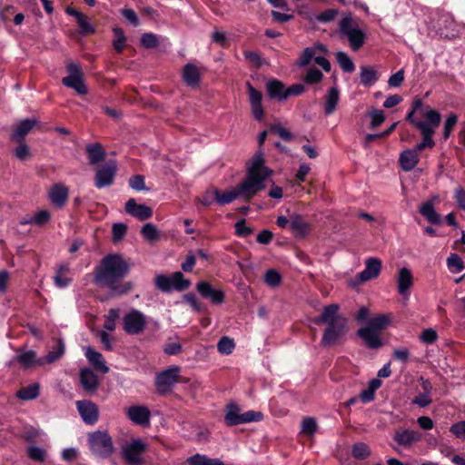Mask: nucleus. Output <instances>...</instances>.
Returning <instances> with one entry per match:
<instances>
[{"mask_svg":"<svg viewBox=\"0 0 465 465\" xmlns=\"http://www.w3.org/2000/svg\"><path fill=\"white\" fill-rule=\"evenodd\" d=\"M130 271L131 265L122 254L108 253L94 268L93 282L100 288H107L113 296H122L133 289L131 282L124 281Z\"/></svg>","mask_w":465,"mask_h":465,"instance_id":"obj_1","label":"nucleus"},{"mask_svg":"<svg viewBox=\"0 0 465 465\" xmlns=\"http://www.w3.org/2000/svg\"><path fill=\"white\" fill-rule=\"evenodd\" d=\"M340 306L336 303L326 305L321 315L315 317L312 322L321 326L326 324L322 332L320 345L330 348L341 343L348 332V319L339 313Z\"/></svg>","mask_w":465,"mask_h":465,"instance_id":"obj_2","label":"nucleus"},{"mask_svg":"<svg viewBox=\"0 0 465 465\" xmlns=\"http://www.w3.org/2000/svg\"><path fill=\"white\" fill-rule=\"evenodd\" d=\"M272 173V171L264 165L262 154H256L247 169L245 180L236 188L238 196L245 202H250L259 192L265 188L264 181Z\"/></svg>","mask_w":465,"mask_h":465,"instance_id":"obj_3","label":"nucleus"},{"mask_svg":"<svg viewBox=\"0 0 465 465\" xmlns=\"http://www.w3.org/2000/svg\"><path fill=\"white\" fill-rule=\"evenodd\" d=\"M391 322V318L385 314H378L369 321V324L360 328L356 334L363 341L369 350L377 351L384 346L380 331L386 329Z\"/></svg>","mask_w":465,"mask_h":465,"instance_id":"obj_4","label":"nucleus"},{"mask_svg":"<svg viewBox=\"0 0 465 465\" xmlns=\"http://www.w3.org/2000/svg\"><path fill=\"white\" fill-rule=\"evenodd\" d=\"M423 116L426 119V123H420L419 130L422 136V141L416 144L414 149L420 153L426 148H432L435 145V143L432 139V136L435 133V129L439 127L441 115L435 109H427L426 112L423 113Z\"/></svg>","mask_w":465,"mask_h":465,"instance_id":"obj_5","label":"nucleus"},{"mask_svg":"<svg viewBox=\"0 0 465 465\" xmlns=\"http://www.w3.org/2000/svg\"><path fill=\"white\" fill-rule=\"evenodd\" d=\"M240 411L241 409L236 403H228L225 407V425L233 427L240 424L260 421L263 419V414L261 411H248L244 413H241Z\"/></svg>","mask_w":465,"mask_h":465,"instance_id":"obj_6","label":"nucleus"},{"mask_svg":"<svg viewBox=\"0 0 465 465\" xmlns=\"http://www.w3.org/2000/svg\"><path fill=\"white\" fill-rule=\"evenodd\" d=\"M191 285V281L186 279L183 272H175L171 277L164 274H157L154 278V286L163 292H171L173 290L184 292Z\"/></svg>","mask_w":465,"mask_h":465,"instance_id":"obj_7","label":"nucleus"},{"mask_svg":"<svg viewBox=\"0 0 465 465\" xmlns=\"http://www.w3.org/2000/svg\"><path fill=\"white\" fill-rule=\"evenodd\" d=\"M90 450L99 458L107 459L114 451L112 437L107 431L96 430L89 434Z\"/></svg>","mask_w":465,"mask_h":465,"instance_id":"obj_8","label":"nucleus"},{"mask_svg":"<svg viewBox=\"0 0 465 465\" xmlns=\"http://www.w3.org/2000/svg\"><path fill=\"white\" fill-rule=\"evenodd\" d=\"M353 21L351 15L344 16L339 23V30L341 35L347 37L350 46L353 51L360 50L366 39L365 33L357 26H352Z\"/></svg>","mask_w":465,"mask_h":465,"instance_id":"obj_9","label":"nucleus"},{"mask_svg":"<svg viewBox=\"0 0 465 465\" xmlns=\"http://www.w3.org/2000/svg\"><path fill=\"white\" fill-rule=\"evenodd\" d=\"M180 368L173 367L159 372L155 377L156 391L161 395L170 393L179 380Z\"/></svg>","mask_w":465,"mask_h":465,"instance_id":"obj_10","label":"nucleus"},{"mask_svg":"<svg viewBox=\"0 0 465 465\" xmlns=\"http://www.w3.org/2000/svg\"><path fill=\"white\" fill-rule=\"evenodd\" d=\"M124 330L129 335H138L146 327L145 315L135 309L131 310L123 319Z\"/></svg>","mask_w":465,"mask_h":465,"instance_id":"obj_11","label":"nucleus"},{"mask_svg":"<svg viewBox=\"0 0 465 465\" xmlns=\"http://www.w3.org/2000/svg\"><path fill=\"white\" fill-rule=\"evenodd\" d=\"M146 450V445L139 439L133 440L123 447L122 455L127 465H143L142 457Z\"/></svg>","mask_w":465,"mask_h":465,"instance_id":"obj_12","label":"nucleus"},{"mask_svg":"<svg viewBox=\"0 0 465 465\" xmlns=\"http://www.w3.org/2000/svg\"><path fill=\"white\" fill-rule=\"evenodd\" d=\"M117 172L114 161H109L95 170L94 183L97 189L109 187L114 183Z\"/></svg>","mask_w":465,"mask_h":465,"instance_id":"obj_13","label":"nucleus"},{"mask_svg":"<svg viewBox=\"0 0 465 465\" xmlns=\"http://www.w3.org/2000/svg\"><path fill=\"white\" fill-rule=\"evenodd\" d=\"M195 289L203 299L209 300L213 305H221L225 302L224 292L222 289H215L207 281L198 282Z\"/></svg>","mask_w":465,"mask_h":465,"instance_id":"obj_14","label":"nucleus"},{"mask_svg":"<svg viewBox=\"0 0 465 465\" xmlns=\"http://www.w3.org/2000/svg\"><path fill=\"white\" fill-rule=\"evenodd\" d=\"M392 439L398 445L410 449L422 440V433L417 430L399 429Z\"/></svg>","mask_w":465,"mask_h":465,"instance_id":"obj_15","label":"nucleus"},{"mask_svg":"<svg viewBox=\"0 0 465 465\" xmlns=\"http://www.w3.org/2000/svg\"><path fill=\"white\" fill-rule=\"evenodd\" d=\"M77 411L85 424L94 425L99 419V409L95 403L88 400L76 401Z\"/></svg>","mask_w":465,"mask_h":465,"instance_id":"obj_16","label":"nucleus"},{"mask_svg":"<svg viewBox=\"0 0 465 465\" xmlns=\"http://www.w3.org/2000/svg\"><path fill=\"white\" fill-rule=\"evenodd\" d=\"M246 87L252 115L257 121H262L264 117V110L262 104V93L255 89L249 81L246 82Z\"/></svg>","mask_w":465,"mask_h":465,"instance_id":"obj_17","label":"nucleus"},{"mask_svg":"<svg viewBox=\"0 0 465 465\" xmlns=\"http://www.w3.org/2000/svg\"><path fill=\"white\" fill-rule=\"evenodd\" d=\"M125 212L140 221H145L153 216V209L145 204H139L134 198L125 203Z\"/></svg>","mask_w":465,"mask_h":465,"instance_id":"obj_18","label":"nucleus"},{"mask_svg":"<svg viewBox=\"0 0 465 465\" xmlns=\"http://www.w3.org/2000/svg\"><path fill=\"white\" fill-rule=\"evenodd\" d=\"M37 124V120L31 118L20 121L11 134V140L15 143L25 142L26 135Z\"/></svg>","mask_w":465,"mask_h":465,"instance_id":"obj_19","label":"nucleus"},{"mask_svg":"<svg viewBox=\"0 0 465 465\" xmlns=\"http://www.w3.org/2000/svg\"><path fill=\"white\" fill-rule=\"evenodd\" d=\"M382 262L380 259L371 257L366 260L365 269L361 272L358 278L361 282H367L379 276Z\"/></svg>","mask_w":465,"mask_h":465,"instance_id":"obj_20","label":"nucleus"},{"mask_svg":"<svg viewBox=\"0 0 465 465\" xmlns=\"http://www.w3.org/2000/svg\"><path fill=\"white\" fill-rule=\"evenodd\" d=\"M128 418L135 424L144 426L150 422L151 412L145 406H131L127 411Z\"/></svg>","mask_w":465,"mask_h":465,"instance_id":"obj_21","label":"nucleus"},{"mask_svg":"<svg viewBox=\"0 0 465 465\" xmlns=\"http://www.w3.org/2000/svg\"><path fill=\"white\" fill-rule=\"evenodd\" d=\"M68 188L62 183H55L49 190V199L51 203L58 208H62L65 205L68 200Z\"/></svg>","mask_w":465,"mask_h":465,"instance_id":"obj_22","label":"nucleus"},{"mask_svg":"<svg viewBox=\"0 0 465 465\" xmlns=\"http://www.w3.org/2000/svg\"><path fill=\"white\" fill-rule=\"evenodd\" d=\"M419 213L432 225H441L443 219L435 211L434 203L431 200L422 203L419 207Z\"/></svg>","mask_w":465,"mask_h":465,"instance_id":"obj_23","label":"nucleus"},{"mask_svg":"<svg viewBox=\"0 0 465 465\" xmlns=\"http://www.w3.org/2000/svg\"><path fill=\"white\" fill-rule=\"evenodd\" d=\"M182 76L183 82L192 88L199 86L202 80L198 67L191 63L183 67Z\"/></svg>","mask_w":465,"mask_h":465,"instance_id":"obj_24","label":"nucleus"},{"mask_svg":"<svg viewBox=\"0 0 465 465\" xmlns=\"http://www.w3.org/2000/svg\"><path fill=\"white\" fill-rule=\"evenodd\" d=\"M419 161V153L414 148L404 150L401 153L399 158L400 166L405 172L413 170Z\"/></svg>","mask_w":465,"mask_h":465,"instance_id":"obj_25","label":"nucleus"},{"mask_svg":"<svg viewBox=\"0 0 465 465\" xmlns=\"http://www.w3.org/2000/svg\"><path fill=\"white\" fill-rule=\"evenodd\" d=\"M85 153L91 165H96L104 161L106 153L99 143H89L85 146Z\"/></svg>","mask_w":465,"mask_h":465,"instance_id":"obj_26","label":"nucleus"},{"mask_svg":"<svg viewBox=\"0 0 465 465\" xmlns=\"http://www.w3.org/2000/svg\"><path fill=\"white\" fill-rule=\"evenodd\" d=\"M266 90L271 99H277L279 101L286 100V98H283L286 88L282 81L278 79H272L268 81L266 84Z\"/></svg>","mask_w":465,"mask_h":465,"instance_id":"obj_27","label":"nucleus"},{"mask_svg":"<svg viewBox=\"0 0 465 465\" xmlns=\"http://www.w3.org/2000/svg\"><path fill=\"white\" fill-rule=\"evenodd\" d=\"M290 228L295 236L304 237L310 232V224L299 214L292 216Z\"/></svg>","mask_w":465,"mask_h":465,"instance_id":"obj_28","label":"nucleus"},{"mask_svg":"<svg viewBox=\"0 0 465 465\" xmlns=\"http://www.w3.org/2000/svg\"><path fill=\"white\" fill-rule=\"evenodd\" d=\"M380 78L379 72L371 65L361 66L360 82L363 86L373 85Z\"/></svg>","mask_w":465,"mask_h":465,"instance_id":"obj_29","label":"nucleus"},{"mask_svg":"<svg viewBox=\"0 0 465 465\" xmlns=\"http://www.w3.org/2000/svg\"><path fill=\"white\" fill-rule=\"evenodd\" d=\"M80 381L87 391H94L98 387V377L90 369H84L80 372Z\"/></svg>","mask_w":465,"mask_h":465,"instance_id":"obj_30","label":"nucleus"},{"mask_svg":"<svg viewBox=\"0 0 465 465\" xmlns=\"http://www.w3.org/2000/svg\"><path fill=\"white\" fill-rule=\"evenodd\" d=\"M413 284V276L407 268H401L398 275V292L400 294H406Z\"/></svg>","mask_w":465,"mask_h":465,"instance_id":"obj_31","label":"nucleus"},{"mask_svg":"<svg viewBox=\"0 0 465 465\" xmlns=\"http://www.w3.org/2000/svg\"><path fill=\"white\" fill-rule=\"evenodd\" d=\"M15 361H17L25 369H29L36 364H43V361L41 360H37L36 352L33 350H29L20 354H17L15 357Z\"/></svg>","mask_w":465,"mask_h":465,"instance_id":"obj_32","label":"nucleus"},{"mask_svg":"<svg viewBox=\"0 0 465 465\" xmlns=\"http://www.w3.org/2000/svg\"><path fill=\"white\" fill-rule=\"evenodd\" d=\"M62 84L64 86L74 90L79 94L84 95L88 93L87 87L84 82L83 75L74 77H64L62 79Z\"/></svg>","mask_w":465,"mask_h":465,"instance_id":"obj_33","label":"nucleus"},{"mask_svg":"<svg viewBox=\"0 0 465 465\" xmlns=\"http://www.w3.org/2000/svg\"><path fill=\"white\" fill-rule=\"evenodd\" d=\"M340 100V93L336 86L331 87L328 90L325 104H324V113L327 115H330L334 113L336 110L337 104Z\"/></svg>","mask_w":465,"mask_h":465,"instance_id":"obj_34","label":"nucleus"},{"mask_svg":"<svg viewBox=\"0 0 465 465\" xmlns=\"http://www.w3.org/2000/svg\"><path fill=\"white\" fill-rule=\"evenodd\" d=\"M85 356L89 362L97 370L102 371L105 373L108 371V367L104 364L103 355L92 348H87Z\"/></svg>","mask_w":465,"mask_h":465,"instance_id":"obj_35","label":"nucleus"},{"mask_svg":"<svg viewBox=\"0 0 465 465\" xmlns=\"http://www.w3.org/2000/svg\"><path fill=\"white\" fill-rule=\"evenodd\" d=\"M40 385L38 383H33L26 387L21 388L16 392V397L23 401H32L39 396Z\"/></svg>","mask_w":465,"mask_h":465,"instance_id":"obj_36","label":"nucleus"},{"mask_svg":"<svg viewBox=\"0 0 465 465\" xmlns=\"http://www.w3.org/2000/svg\"><path fill=\"white\" fill-rule=\"evenodd\" d=\"M189 465H224L219 459H212L204 454L196 453L187 459Z\"/></svg>","mask_w":465,"mask_h":465,"instance_id":"obj_37","label":"nucleus"},{"mask_svg":"<svg viewBox=\"0 0 465 465\" xmlns=\"http://www.w3.org/2000/svg\"><path fill=\"white\" fill-rule=\"evenodd\" d=\"M65 345L62 339H57L52 350L46 354L45 361L54 363L58 361L64 353Z\"/></svg>","mask_w":465,"mask_h":465,"instance_id":"obj_38","label":"nucleus"},{"mask_svg":"<svg viewBox=\"0 0 465 465\" xmlns=\"http://www.w3.org/2000/svg\"><path fill=\"white\" fill-rule=\"evenodd\" d=\"M423 103L420 99H415L412 103L411 109L408 112L406 115V121H408L411 125L416 127L419 130V124L420 123H426V121H420L414 117V114L417 111H420V114L423 115V113L427 110H423Z\"/></svg>","mask_w":465,"mask_h":465,"instance_id":"obj_39","label":"nucleus"},{"mask_svg":"<svg viewBox=\"0 0 465 465\" xmlns=\"http://www.w3.org/2000/svg\"><path fill=\"white\" fill-rule=\"evenodd\" d=\"M238 193L236 189H232L230 191L220 192L217 188H214V198L215 202L220 205H225L232 203L235 199H237Z\"/></svg>","mask_w":465,"mask_h":465,"instance_id":"obj_40","label":"nucleus"},{"mask_svg":"<svg viewBox=\"0 0 465 465\" xmlns=\"http://www.w3.org/2000/svg\"><path fill=\"white\" fill-rule=\"evenodd\" d=\"M335 56L340 67L345 73H352L355 70V65L352 60L345 52L339 51L336 53Z\"/></svg>","mask_w":465,"mask_h":465,"instance_id":"obj_41","label":"nucleus"},{"mask_svg":"<svg viewBox=\"0 0 465 465\" xmlns=\"http://www.w3.org/2000/svg\"><path fill=\"white\" fill-rule=\"evenodd\" d=\"M113 32L115 36V38L113 41V46L118 54H122L126 42V36L124 35V32L120 27H114Z\"/></svg>","mask_w":465,"mask_h":465,"instance_id":"obj_42","label":"nucleus"},{"mask_svg":"<svg viewBox=\"0 0 465 465\" xmlns=\"http://www.w3.org/2000/svg\"><path fill=\"white\" fill-rule=\"evenodd\" d=\"M351 455L356 460H365L371 455V449L366 443L357 442L352 446Z\"/></svg>","mask_w":465,"mask_h":465,"instance_id":"obj_43","label":"nucleus"},{"mask_svg":"<svg viewBox=\"0 0 465 465\" xmlns=\"http://www.w3.org/2000/svg\"><path fill=\"white\" fill-rule=\"evenodd\" d=\"M447 265L449 270L453 273H458L465 269L462 259L456 253H451L447 259Z\"/></svg>","mask_w":465,"mask_h":465,"instance_id":"obj_44","label":"nucleus"},{"mask_svg":"<svg viewBox=\"0 0 465 465\" xmlns=\"http://www.w3.org/2000/svg\"><path fill=\"white\" fill-rule=\"evenodd\" d=\"M51 215L47 210H41L30 220L22 221V224L35 223L39 226L46 224L50 221Z\"/></svg>","mask_w":465,"mask_h":465,"instance_id":"obj_45","label":"nucleus"},{"mask_svg":"<svg viewBox=\"0 0 465 465\" xmlns=\"http://www.w3.org/2000/svg\"><path fill=\"white\" fill-rule=\"evenodd\" d=\"M234 347L235 343L233 340L229 338L228 336H223L217 343L218 351L225 355L231 354Z\"/></svg>","mask_w":465,"mask_h":465,"instance_id":"obj_46","label":"nucleus"},{"mask_svg":"<svg viewBox=\"0 0 465 465\" xmlns=\"http://www.w3.org/2000/svg\"><path fill=\"white\" fill-rule=\"evenodd\" d=\"M282 280V275L276 270L269 269L265 272L264 282L268 286L272 288L278 287L281 284Z\"/></svg>","mask_w":465,"mask_h":465,"instance_id":"obj_47","label":"nucleus"},{"mask_svg":"<svg viewBox=\"0 0 465 465\" xmlns=\"http://www.w3.org/2000/svg\"><path fill=\"white\" fill-rule=\"evenodd\" d=\"M141 233L144 239H146L149 242H154L157 241L160 237L159 232L156 228V226L153 223H145L142 230Z\"/></svg>","mask_w":465,"mask_h":465,"instance_id":"obj_48","label":"nucleus"},{"mask_svg":"<svg viewBox=\"0 0 465 465\" xmlns=\"http://www.w3.org/2000/svg\"><path fill=\"white\" fill-rule=\"evenodd\" d=\"M457 123H458V115L455 113H450L444 122L442 136L445 141L450 138Z\"/></svg>","mask_w":465,"mask_h":465,"instance_id":"obj_49","label":"nucleus"},{"mask_svg":"<svg viewBox=\"0 0 465 465\" xmlns=\"http://www.w3.org/2000/svg\"><path fill=\"white\" fill-rule=\"evenodd\" d=\"M76 22L82 35H92L95 32L94 27L91 25L89 18L84 14L79 17Z\"/></svg>","mask_w":465,"mask_h":465,"instance_id":"obj_50","label":"nucleus"},{"mask_svg":"<svg viewBox=\"0 0 465 465\" xmlns=\"http://www.w3.org/2000/svg\"><path fill=\"white\" fill-rule=\"evenodd\" d=\"M323 78V74L316 67L308 70L303 81L307 84H315L320 83Z\"/></svg>","mask_w":465,"mask_h":465,"instance_id":"obj_51","label":"nucleus"},{"mask_svg":"<svg viewBox=\"0 0 465 465\" xmlns=\"http://www.w3.org/2000/svg\"><path fill=\"white\" fill-rule=\"evenodd\" d=\"M141 45L146 49L156 48L159 45V39L153 33H144L141 36Z\"/></svg>","mask_w":465,"mask_h":465,"instance_id":"obj_52","label":"nucleus"},{"mask_svg":"<svg viewBox=\"0 0 465 465\" xmlns=\"http://www.w3.org/2000/svg\"><path fill=\"white\" fill-rule=\"evenodd\" d=\"M27 456L34 461L43 462L45 460L46 452L42 448L31 446L27 449Z\"/></svg>","mask_w":465,"mask_h":465,"instance_id":"obj_53","label":"nucleus"},{"mask_svg":"<svg viewBox=\"0 0 465 465\" xmlns=\"http://www.w3.org/2000/svg\"><path fill=\"white\" fill-rule=\"evenodd\" d=\"M235 234L239 237H248L253 233V228L247 226L245 219L239 220L235 225Z\"/></svg>","mask_w":465,"mask_h":465,"instance_id":"obj_54","label":"nucleus"},{"mask_svg":"<svg viewBox=\"0 0 465 465\" xmlns=\"http://www.w3.org/2000/svg\"><path fill=\"white\" fill-rule=\"evenodd\" d=\"M127 232V226L124 223H117L113 224L112 239L114 242H118L124 239Z\"/></svg>","mask_w":465,"mask_h":465,"instance_id":"obj_55","label":"nucleus"},{"mask_svg":"<svg viewBox=\"0 0 465 465\" xmlns=\"http://www.w3.org/2000/svg\"><path fill=\"white\" fill-rule=\"evenodd\" d=\"M369 116L371 117V124L370 127L371 129H376L379 127L385 120V114L382 110L372 109L369 112Z\"/></svg>","mask_w":465,"mask_h":465,"instance_id":"obj_56","label":"nucleus"},{"mask_svg":"<svg viewBox=\"0 0 465 465\" xmlns=\"http://www.w3.org/2000/svg\"><path fill=\"white\" fill-rule=\"evenodd\" d=\"M317 430L316 420L312 417H305L302 422V432L308 436H312Z\"/></svg>","mask_w":465,"mask_h":465,"instance_id":"obj_57","label":"nucleus"},{"mask_svg":"<svg viewBox=\"0 0 465 465\" xmlns=\"http://www.w3.org/2000/svg\"><path fill=\"white\" fill-rule=\"evenodd\" d=\"M129 186L137 191H148V188L145 186L144 177L141 174H134L129 179Z\"/></svg>","mask_w":465,"mask_h":465,"instance_id":"obj_58","label":"nucleus"},{"mask_svg":"<svg viewBox=\"0 0 465 465\" xmlns=\"http://www.w3.org/2000/svg\"><path fill=\"white\" fill-rule=\"evenodd\" d=\"M315 52L311 47H306L302 54L300 55L299 60L297 61V65L299 67H305L307 66L312 59H314Z\"/></svg>","mask_w":465,"mask_h":465,"instance_id":"obj_59","label":"nucleus"},{"mask_svg":"<svg viewBox=\"0 0 465 465\" xmlns=\"http://www.w3.org/2000/svg\"><path fill=\"white\" fill-rule=\"evenodd\" d=\"M119 318V310L118 309H110L107 315L105 316V323L104 325V329L108 331H114L115 329V321Z\"/></svg>","mask_w":465,"mask_h":465,"instance_id":"obj_60","label":"nucleus"},{"mask_svg":"<svg viewBox=\"0 0 465 465\" xmlns=\"http://www.w3.org/2000/svg\"><path fill=\"white\" fill-rule=\"evenodd\" d=\"M17 147L14 150L15 156L20 161H25L30 157L29 146L25 142L16 143Z\"/></svg>","mask_w":465,"mask_h":465,"instance_id":"obj_61","label":"nucleus"},{"mask_svg":"<svg viewBox=\"0 0 465 465\" xmlns=\"http://www.w3.org/2000/svg\"><path fill=\"white\" fill-rule=\"evenodd\" d=\"M66 270H67V268L65 266L61 265L59 267L57 273L54 276V283L59 288H64V287L68 286L69 283L72 282V280L70 278L64 277L62 275V272H64Z\"/></svg>","mask_w":465,"mask_h":465,"instance_id":"obj_62","label":"nucleus"},{"mask_svg":"<svg viewBox=\"0 0 465 465\" xmlns=\"http://www.w3.org/2000/svg\"><path fill=\"white\" fill-rule=\"evenodd\" d=\"M410 356L411 352L407 348H397L392 351V358L403 364L409 361Z\"/></svg>","mask_w":465,"mask_h":465,"instance_id":"obj_63","label":"nucleus"},{"mask_svg":"<svg viewBox=\"0 0 465 465\" xmlns=\"http://www.w3.org/2000/svg\"><path fill=\"white\" fill-rule=\"evenodd\" d=\"M453 199L455 200L458 207L465 211V190L461 186L455 189Z\"/></svg>","mask_w":465,"mask_h":465,"instance_id":"obj_64","label":"nucleus"}]
</instances>
